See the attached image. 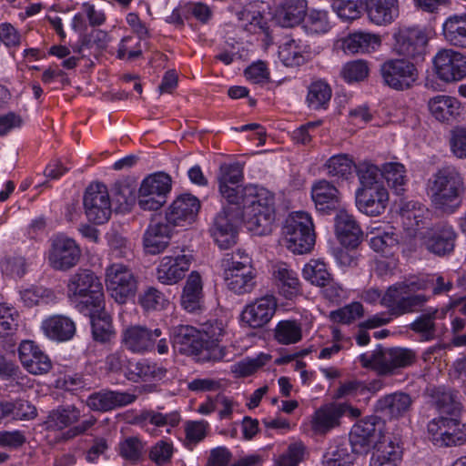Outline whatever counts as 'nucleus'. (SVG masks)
Here are the masks:
<instances>
[{
  "label": "nucleus",
  "mask_w": 466,
  "mask_h": 466,
  "mask_svg": "<svg viewBox=\"0 0 466 466\" xmlns=\"http://www.w3.org/2000/svg\"><path fill=\"white\" fill-rule=\"evenodd\" d=\"M275 220V196L264 187L248 185L243 187L239 204H231L218 213L211 234L220 248L237 242V224L242 221L248 231L258 236L268 235Z\"/></svg>",
  "instance_id": "f257e3e1"
},
{
  "label": "nucleus",
  "mask_w": 466,
  "mask_h": 466,
  "mask_svg": "<svg viewBox=\"0 0 466 466\" xmlns=\"http://www.w3.org/2000/svg\"><path fill=\"white\" fill-rule=\"evenodd\" d=\"M428 187L433 207L449 214L461 206L466 190L463 177L453 167L438 169L429 179Z\"/></svg>",
  "instance_id": "f03ea898"
},
{
  "label": "nucleus",
  "mask_w": 466,
  "mask_h": 466,
  "mask_svg": "<svg viewBox=\"0 0 466 466\" xmlns=\"http://www.w3.org/2000/svg\"><path fill=\"white\" fill-rule=\"evenodd\" d=\"M417 359L416 352L408 348H384L379 345L370 354L359 357L362 368L374 371L380 377L396 375L400 370L411 366Z\"/></svg>",
  "instance_id": "7ed1b4c3"
},
{
  "label": "nucleus",
  "mask_w": 466,
  "mask_h": 466,
  "mask_svg": "<svg viewBox=\"0 0 466 466\" xmlns=\"http://www.w3.org/2000/svg\"><path fill=\"white\" fill-rule=\"evenodd\" d=\"M66 289L67 298L80 313L89 312L90 309H101L105 302L102 282L89 269H78L71 275Z\"/></svg>",
  "instance_id": "20e7f679"
},
{
  "label": "nucleus",
  "mask_w": 466,
  "mask_h": 466,
  "mask_svg": "<svg viewBox=\"0 0 466 466\" xmlns=\"http://www.w3.org/2000/svg\"><path fill=\"white\" fill-rule=\"evenodd\" d=\"M283 239L293 253L309 252L315 244V233L310 216L303 211L288 216L282 228Z\"/></svg>",
  "instance_id": "39448f33"
},
{
  "label": "nucleus",
  "mask_w": 466,
  "mask_h": 466,
  "mask_svg": "<svg viewBox=\"0 0 466 466\" xmlns=\"http://www.w3.org/2000/svg\"><path fill=\"white\" fill-rule=\"evenodd\" d=\"M420 289L414 282L392 285L382 296L381 304L389 309L390 315L395 317L419 311L429 300L428 296L414 293Z\"/></svg>",
  "instance_id": "423d86ee"
},
{
  "label": "nucleus",
  "mask_w": 466,
  "mask_h": 466,
  "mask_svg": "<svg viewBox=\"0 0 466 466\" xmlns=\"http://www.w3.org/2000/svg\"><path fill=\"white\" fill-rule=\"evenodd\" d=\"M171 177L163 172L147 176L138 189L137 204L143 210L156 211L167 202Z\"/></svg>",
  "instance_id": "0eeeda50"
},
{
  "label": "nucleus",
  "mask_w": 466,
  "mask_h": 466,
  "mask_svg": "<svg viewBox=\"0 0 466 466\" xmlns=\"http://www.w3.org/2000/svg\"><path fill=\"white\" fill-rule=\"evenodd\" d=\"M383 83L395 90L410 88L418 80L419 72L414 63L405 58L385 61L380 69Z\"/></svg>",
  "instance_id": "6e6552de"
},
{
  "label": "nucleus",
  "mask_w": 466,
  "mask_h": 466,
  "mask_svg": "<svg viewBox=\"0 0 466 466\" xmlns=\"http://www.w3.org/2000/svg\"><path fill=\"white\" fill-rule=\"evenodd\" d=\"M432 441L440 446H460L466 442V425L457 417L441 416L428 423Z\"/></svg>",
  "instance_id": "1a4fd4ad"
},
{
  "label": "nucleus",
  "mask_w": 466,
  "mask_h": 466,
  "mask_svg": "<svg viewBox=\"0 0 466 466\" xmlns=\"http://www.w3.org/2000/svg\"><path fill=\"white\" fill-rule=\"evenodd\" d=\"M83 204L89 221L104 224L111 217V200L107 187L102 183L91 184L86 189Z\"/></svg>",
  "instance_id": "9d476101"
},
{
  "label": "nucleus",
  "mask_w": 466,
  "mask_h": 466,
  "mask_svg": "<svg viewBox=\"0 0 466 466\" xmlns=\"http://www.w3.org/2000/svg\"><path fill=\"white\" fill-rule=\"evenodd\" d=\"M396 52L416 62L423 61L427 53L428 36L419 27H402L394 35Z\"/></svg>",
  "instance_id": "9b49d317"
},
{
  "label": "nucleus",
  "mask_w": 466,
  "mask_h": 466,
  "mask_svg": "<svg viewBox=\"0 0 466 466\" xmlns=\"http://www.w3.org/2000/svg\"><path fill=\"white\" fill-rule=\"evenodd\" d=\"M106 284L118 303H125L128 298L133 297L137 288L133 272L123 264H113L106 268Z\"/></svg>",
  "instance_id": "f8f14e48"
},
{
  "label": "nucleus",
  "mask_w": 466,
  "mask_h": 466,
  "mask_svg": "<svg viewBox=\"0 0 466 466\" xmlns=\"http://www.w3.org/2000/svg\"><path fill=\"white\" fill-rule=\"evenodd\" d=\"M193 257L186 254L185 250L176 248L172 255L165 256L157 268V279L165 285L178 282L189 269Z\"/></svg>",
  "instance_id": "ddd939ff"
},
{
  "label": "nucleus",
  "mask_w": 466,
  "mask_h": 466,
  "mask_svg": "<svg viewBox=\"0 0 466 466\" xmlns=\"http://www.w3.org/2000/svg\"><path fill=\"white\" fill-rule=\"evenodd\" d=\"M436 74L445 82L462 79L466 76V56L453 49H442L433 59Z\"/></svg>",
  "instance_id": "4468645a"
},
{
  "label": "nucleus",
  "mask_w": 466,
  "mask_h": 466,
  "mask_svg": "<svg viewBox=\"0 0 466 466\" xmlns=\"http://www.w3.org/2000/svg\"><path fill=\"white\" fill-rule=\"evenodd\" d=\"M378 424L380 422L376 417H369L354 424L349 439L352 451L360 454H367L370 451L381 434Z\"/></svg>",
  "instance_id": "2eb2a0df"
},
{
  "label": "nucleus",
  "mask_w": 466,
  "mask_h": 466,
  "mask_svg": "<svg viewBox=\"0 0 466 466\" xmlns=\"http://www.w3.org/2000/svg\"><path fill=\"white\" fill-rule=\"evenodd\" d=\"M457 234L448 224H439L422 235V244L428 251L445 256L453 251Z\"/></svg>",
  "instance_id": "dca6fc26"
},
{
  "label": "nucleus",
  "mask_w": 466,
  "mask_h": 466,
  "mask_svg": "<svg viewBox=\"0 0 466 466\" xmlns=\"http://www.w3.org/2000/svg\"><path fill=\"white\" fill-rule=\"evenodd\" d=\"M161 335L162 330L158 328L152 329L146 326L134 325L123 331L121 342L134 353H144L154 349L157 339Z\"/></svg>",
  "instance_id": "f3484780"
},
{
  "label": "nucleus",
  "mask_w": 466,
  "mask_h": 466,
  "mask_svg": "<svg viewBox=\"0 0 466 466\" xmlns=\"http://www.w3.org/2000/svg\"><path fill=\"white\" fill-rule=\"evenodd\" d=\"M200 208V201L191 194L178 196L166 214V220L173 227H184L193 223Z\"/></svg>",
  "instance_id": "a211bd4d"
},
{
  "label": "nucleus",
  "mask_w": 466,
  "mask_h": 466,
  "mask_svg": "<svg viewBox=\"0 0 466 466\" xmlns=\"http://www.w3.org/2000/svg\"><path fill=\"white\" fill-rule=\"evenodd\" d=\"M80 256L81 250L76 241L62 237L53 241L48 259L53 268L67 270L77 264Z\"/></svg>",
  "instance_id": "6ab92c4d"
},
{
  "label": "nucleus",
  "mask_w": 466,
  "mask_h": 466,
  "mask_svg": "<svg viewBox=\"0 0 466 466\" xmlns=\"http://www.w3.org/2000/svg\"><path fill=\"white\" fill-rule=\"evenodd\" d=\"M19 360L31 374H46L52 369L49 357L32 340H24L18 348Z\"/></svg>",
  "instance_id": "aec40b11"
},
{
  "label": "nucleus",
  "mask_w": 466,
  "mask_h": 466,
  "mask_svg": "<svg viewBox=\"0 0 466 466\" xmlns=\"http://www.w3.org/2000/svg\"><path fill=\"white\" fill-rule=\"evenodd\" d=\"M389 202V192L385 187L358 188L356 206L358 209L371 217L382 214Z\"/></svg>",
  "instance_id": "412c9836"
},
{
  "label": "nucleus",
  "mask_w": 466,
  "mask_h": 466,
  "mask_svg": "<svg viewBox=\"0 0 466 466\" xmlns=\"http://www.w3.org/2000/svg\"><path fill=\"white\" fill-rule=\"evenodd\" d=\"M277 309L274 296L267 295L246 306L241 319L253 329L262 328L273 318Z\"/></svg>",
  "instance_id": "4be33fe9"
},
{
  "label": "nucleus",
  "mask_w": 466,
  "mask_h": 466,
  "mask_svg": "<svg viewBox=\"0 0 466 466\" xmlns=\"http://www.w3.org/2000/svg\"><path fill=\"white\" fill-rule=\"evenodd\" d=\"M218 177L219 192L227 200L228 206L239 204V198L243 195V187L238 184L243 178L242 168L238 164L221 165Z\"/></svg>",
  "instance_id": "5701e85b"
},
{
  "label": "nucleus",
  "mask_w": 466,
  "mask_h": 466,
  "mask_svg": "<svg viewBox=\"0 0 466 466\" xmlns=\"http://www.w3.org/2000/svg\"><path fill=\"white\" fill-rule=\"evenodd\" d=\"M413 399L403 391H396L380 397L375 403L374 409L378 413L390 420L405 417L411 410Z\"/></svg>",
  "instance_id": "b1692460"
},
{
  "label": "nucleus",
  "mask_w": 466,
  "mask_h": 466,
  "mask_svg": "<svg viewBox=\"0 0 466 466\" xmlns=\"http://www.w3.org/2000/svg\"><path fill=\"white\" fill-rule=\"evenodd\" d=\"M173 227L166 218L151 220L143 236V247L146 253L157 255L163 252L170 243Z\"/></svg>",
  "instance_id": "393cba45"
},
{
  "label": "nucleus",
  "mask_w": 466,
  "mask_h": 466,
  "mask_svg": "<svg viewBox=\"0 0 466 466\" xmlns=\"http://www.w3.org/2000/svg\"><path fill=\"white\" fill-rule=\"evenodd\" d=\"M306 14V0H281L275 7L272 20L283 28H292L304 21Z\"/></svg>",
  "instance_id": "a878e982"
},
{
  "label": "nucleus",
  "mask_w": 466,
  "mask_h": 466,
  "mask_svg": "<svg viewBox=\"0 0 466 466\" xmlns=\"http://www.w3.org/2000/svg\"><path fill=\"white\" fill-rule=\"evenodd\" d=\"M135 394L116 390H102L94 392L86 399V405L96 411H109L133 403Z\"/></svg>",
  "instance_id": "bb28decb"
},
{
  "label": "nucleus",
  "mask_w": 466,
  "mask_h": 466,
  "mask_svg": "<svg viewBox=\"0 0 466 466\" xmlns=\"http://www.w3.org/2000/svg\"><path fill=\"white\" fill-rule=\"evenodd\" d=\"M311 198L317 210L329 213L339 208L341 195L333 184L321 179L312 185Z\"/></svg>",
  "instance_id": "cd10ccee"
},
{
  "label": "nucleus",
  "mask_w": 466,
  "mask_h": 466,
  "mask_svg": "<svg viewBox=\"0 0 466 466\" xmlns=\"http://www.w3.org/2000/svg\"><path fill=\"white\" fill-rule=\"evenodd\" d=\"M373 449L370 466H397L401 461L402 450L390 437L382 436Z\"/></svg>",
  "instance_id": "c85d7f7f"
},
{
  "label": "nucleus",
  "mask_w": 466,
  "mask_h": 466,
  "mask_svg": "<svg viewBox=\"0 0 466 466\" xmlns=\"http://www.w3.org/2000/svg\"><path fill=\"white\" fill-rule=\"evenodd\" d=\"M335 232L339 242L347 248H356L362 231L352 215L339 210L335 218Z\"/></svg>",
  "instance_id": "c756f323"
},
{
  "label": "nucleus",
  "mask_w": 466,
  "mask_h": 466,
  "mask_svg": "<svg viewBox=\"0 0 466 466\" xmlns=\"http://www.w3.org/2000/svg\"><path fill=\"white\" fill-rule=\"evenodd\" d=\"M347 408L346 403H329L322 406L315 412L312 429L315 432L324 434L337 427Z\"/></svg>",
  "instance_id": "7c9ffc66"
},
{
  "label": "nucleus",
  "mask_w": 466,
  "mask_h": 466,
  "mask_svg": "<svg viewBox=\"0 0 466 466\" xmlns=\"http://www.w3.org/2000/svg\"><path fill=\"white\" fill-rule=\"evenodd\" d=\"M90 318L93 339L100 343L110 342L116 336L111 316L105 310V302L101 309H90L89 312H81Z\"/></svg>",
  "instance_id": "2f4dec72"
},
{
  "label": "nucleus",
  "mask_w": 466,
  "mask_h": 466,
  "mask_svg": "<svg viewBox=\"0 0 466 466\" xmlns=\"http://www.w3.org/2000/svg\"><path fill=\"white\" fill-rule=\"evenodd\" d=\"M41 329L48 339L56 341H67L76 334L75 322L65 315H54L46 319Z\"/></svg>",
  "instance_id": "473e14b6"
},
{
  "label": "nucleus",
  "mask_w": 466,
  "mask_h": 466,
  "mask_svg": "<svg viewBox=\"0 0 466 466\" xmlns=\"http://www.w3.org/2000/svg\"><path fill=\"white\" fill-rule=\"evenodd\" d=\"M369 19L377 25L391 24L400 14L398 0H367Z\"/></svg>",
  "instance_id": "72a5a7b5"
},
{
  "label": "nucleus",
  "mask_w": 466,
  "mask_h": 466,
  "mask_svg": "<svg viewBox=\"0 0 466 466\" xmlns=\"http://www.w3.org/2000/svg\"><path fill=\"white\" fill-rule=\"evenodd\" d=\"M440 309L430 307L418 315L409 325V329L420 336V341H431L437 338L438 326L436 320L439 319Z\"/></svg>",
  "instance_id": "f704fd0d"
},
{
  "label": "nucleus",
  "mask_w": 466,
  "mask_h": 466,
  "mask_svg": "<svg viewBox=\"0 0 466 466\" xmlns=\"http://www.w3.org/2000/svg\"><path fill=\"white\" fill-rule=\"evenodd\" d=\"M202 334L194 327L181 325L174 329V344L185 354H198L203 348Z\"/></svg>",
  "instance_id": "c9c22d12"
},
{
  "label": "nucleus",
  "mask_w": 466,
  "mask_h": 466,
  "mask_svg": "<svg viewBox=\"0 0 466 466\" xmlns=\"http://www.w3.org/2000/svg\"><path fill=\"white\" fill-rule=\"evenodd\" d=\"M381 40L379 35L355 32L349 35L342 44L345 53L350 55L365 54L374 51L380 46Z\"/></svg>",
  "instance_id": "e433bc0d"
},
{
  "label": "nucleus",
  "mask_w": 466,
  "mask_h": 466,
  "mask_svg": "<svg viewBox=\"0 0 466 466\" xmlns=\"http://www.w3.org/2000/svg\"><path fill=\"white\" fill-rule=\"evenodd\" d=\"M203 299L202 279L198 272L192 271L185 284L181 295V306L188 312H195L201 308Z\"/></svg>",
  "instance_id": "4c0bfd02"
},
{
  "label": "nucleus",
  "mask_w": 466,
  "mask_h": 466,
  "mask_svg": "<svg viewBox=\"0 0 466 466\" xmlns=\"http://www.w3.org/2000/svg\"><path fill=\"white\" fill-rule=\"evenodd\" d=\"M430 211L421 203L416 201L406 202L400 208V218L407 230L416 232L426 226Z\"/></svg>",
  "instance_id": "58836bf2"
},
{
  "label": "nucleus",
  "mask_w": 466,
  "mask_h": 466,
  "mask_svg": "<svg viewBox=\"0 0 466 466\" xmlns=\"http://www.w3.org/2000/svg\"><path fill=\"white\" fill-rule=\"evenodd\" d=\"M431 115L441 122H450L461 112L460 102L453 96H436L428 102Z\"/></svg>",
  "instance_id": "ea45409f"
},
{
  "label": "nucleus",
  "mask_w": 466,
  "mask_h": 466,
  "mask_svg": "<svg viewBox=\"0 0 466 466\" xmlns=\"http://www.w3.org/2000/svg\"><path fill=\"white\" fill-rule=\"evenodd\" d=\"M273 279L280 292L286 298H291L300 291V281L297 273L285 263H279L273 267Z\"/></svg>",
  "instance_id": "a19ab883"
},
{
  "label": "nucleus",
  "mask_w": 466,
  "mask_h": 466,
  "mask_svg": "<svg viewBox=\"0 0 466 466\" xmlns=\"http://www.w3.org/2000/svg\"><path fill=\"white\" fill-rule=\"evenodd\" d=\"M442 35L451 46L466 48V14L449 16L442 25Z\"/></svg>",
  "instance_id": "79ce46f5"
},
{
  "label": "nucleus",
  "mask_w": 466,
  "mask_h": 466,
  "mask_svg": "<svg viewBox=\"0 0 466 466\" xmlns=\"http://www.w3.org/2000/svg\"><path fill=\"white\" fill-rule=\"evenodd\" d=\"M332 96V89L327 81L315 79L308 86L306 103L312 110H326Z\"/></svg>",
  "instance_id": "37998d69"
},
{
  "label": "nucleus",
  "mask_w": 466,
  "mask_h": 466,
  "mask_svg": "<svg viewBox=\"0 0 466 466\" xmlns=\"http://www.w3.org/2000/svg\"><path fill=\"white\" fill-rule=\"evenodd\" d=\"M224 280L227 287L237 294H246L253 290L255 287V274L250 270L224 271Z\"/></svg>",
  "instance_id": "c03bdc74"
},
{
  "label": "nucleus",
  "mask_w": 466,
  "mask_h": 466,
  "mask_svg": "<svg viewBox=\"0 0 466 466\" xmlns=\"http://www.w3.org/2000/svg\"><path fill=\"white\" fill-rule=\"evenodd\" d=\"M432 398L434 404L442 414L458 417L461 411V403L458 391L450 389L438 388L434 390Z\"/></svg>",
  "instance_id": "a18cd8bd"
},
{
  "label": "nucleus",
  "mask_w": 466,
  "mask_h": 466,
  "mask_svg": "<svg viewBox=\"0 0 466 466\" xmlns=\"http://www.w3.org/2000/svg\"><path fill=\"white\" fill-rule=\"evenodd\" d=\"M380 174L387 181L389 187L397 194L402 195L408 181L407 170L400 162H387L380 167Z\"/></svg>",
  "instance_id": "49530a36"
},
{
  "label": "nucleus",
  "mask_w": 466,
  "mask_h": 466,
  "mask_svg": "<svg viewBox=\"0 0 466 466\" xmlns=\"http://www.w3.org/2000/svg\"><path fill=\"white\" fill-rule=\"evenodd\" d=\"M358 454L351 449L350 441L331 445L324 455V466H350Z\"/></svg>",
  "instance_id": "de8ad7c7"
},
{
  "label": "nucleus",
  "mask_w": 466,
  "mask_h": 466,
  "mask_svg": "<svg viewBox=\"0 0 466 466\" xmlns=\"http://www.w3.org/2000/svg\"><path fill=\"white\" fill-rule=\"evenodd\" d=\"M167 370L157 366L156 363H149L146 360L132 363L131 367L126 371V378L129 380L137 381L161 380L166 376Z\"/></svg>",
  "instance_id": "09e8293b"
},
{
  "label": "nucleus",
  "mask_w": 466,
  "mask_h": 466,
  "mask_svg": "<svg viewBox=\"0 0 466 466\" xmlns=\"http://www.w3.org/2000/svg\"><path fill=\"white\" fill-rule=\"evenodd\" d=\"M274 338L283 345L295 344L302 339L301 324L294 319L281 320L274 329Z\"/></svg>",
  "instance_id": "8fccbe9b"
},
{
  "label": "nucleus",
  "mask_w": 466,
  "mask_h": 466,
  "mask_svg": "<svg viewBox=\"0 0 466 466\" xmlns=\"http://www.w3.org/2000/svg\"><path fill=\"white\" fill-rule=\"evenodd\" d=\"M279 57L286 66H299L306 62L303 46L294 39H289L279 47Z\"/></svg>",
  "instance_id": "3c124183"
},
{
  "label": "nucleus",
  "mask_w": 466,
  "mask_h": 466,
  "mask_svg": "<svg viewBox=\"0 0 466 466\" xmlns=\"http://www.w3.org/2000/svg\"><path fill=\"white\" fill-rule=\"evenodd\" d=\"M370 245L374 251L388 257L398 249L399 236L392 228L387 231H378L370 238Z\"/></svg>",
  "instance_id": "603ef678"
},
{
  "label": "nucleus",
  "mask_w": 466,
  "mask_h": 466,
  "mask_svg": "<svg viewBox=\"0 0 466 466\" xmlns=\"http://www.w3.org/2000/svg\"><path fill=\"white\" fill-rule=\"evenodd\" d=\"M302 276L311 285L319 288L330 280V276L332 275L329 272L327 265L323 261L311 259L304 266Z\"/></svg>",
  "instance_id": "864d4df0"
},
{
  "label": "nucleus",
  "mask_w": 466,
  "mask_h": 466,
  "mask_svg": "<svg viewBox=\"0 0 466 466\" xmlns=\"http://www.w3.org/2000/svg\"><path fill=\"white\" fill-rule=\"evenodd\" d=\"M80 417V410L74 406L59 407L50 412L48 423L50 427L62 430L77 422Z\"/></svg>",
  "instance_id": "5fc2aeb1"
},
{
  "label": "nucleus",
  "mask_w": 466,
  "mask_h": 466,
  "mask_svg": "<svg viewBox=\"0 0 466 466\" xmlns=\"http://www.w3.org/2000/svg\"><path fill=\"white\" fill-rule=\"evenodd\" d=\"M239 19L242 27L251 34L266 33L268 28L267 20L254 6L245 7L239 13Z\"/></svg>",
  "instance_id": "6e6d98bb"
},
{
  "label": "nucleus",
  "mask_w": 466,
  "mask_h": 466,
  "mask_svg": "<svg viewBox=\"0 0 466 466\" xmlns=\"http://www.w3.org/2000/svg\"><path fill=\"white\" fill-rule=\"evenodd\" d=\"M360 187L359 188L384 187L378 181L380 168L369 160L359 161L354 165Z\"/></svg>",
  "instance_id": "4d7b16f0"
},
{
  "label": "nucleus",
  "mask_w": 466,
  "mask_h": 466,
  "mask_svg": "<svg viewBox=\"0 0 466 466\" xmlns=\"http://www.w3.org/2000/svg\"><path fill=\"white\" fill-rule=\"evenodd\" d=\"M270 359V355L264 353L258 355L256 358L244 359L232 366V372L238 378L250 376L266 365Z\"/></svg>",
  "instance_id": "13d9d810"
},
{
  "label": "nucleus",
  "mask_w": 466,
  "mask_h": 466,
  "mask_svg": "<svg viewBox=\"0 0 466 466\" xmlns=\"http://www.w3.org/2000/svg\"><path fill=\"white\" fill-rule=\"evenodd\" d=\"M352 159L346 154L335 155L328 159L325 167L328 174L333 177H347L354 167Z\"/></svg>",
  "instance_id": "bf43d9fd"
},
{
  "label": "nucleus",
  "mask_w": 466,
  "mask_h": 466,
  "mask_svg": "<svg viewBox=\"0 0 466 466\" xmlns=\"http://www.w3.org/2000/svg\"><path fill=\"white\" fill-rule=\"evenodd\" d=\"M224 271L230 270H250L252 268V259L243 249H237L232 253L225 255L222 260Z\"/></svg>",
  "instance_id": "052dcab7"
},
{
  "label": "nucleus",
  "mask_w": 466,
  "mask_h": 466,
  "mask_svg": "<svg viewBox=\"0 0 466 466\" xmlns=\"http://www.w3.org/2000/svg\"><path fill=\"white\" fill-rule=\"evenodd\" d=\"M329 27L325 11L312 10L304 19V28L309 34H324L329 30Z\"/></svg>",
  "instance_id": "680f3d73"
},
{
  "label": "nucleus",
  "mask_w": 466,
  "mask_h": 466,
  "mask_svg": "<svg viewBox=\"0 0 466 466\" xmlns=\"http://www.w3.org/2000/svg\"><path fill=\"white\" fill-rule=\"evenodd\" d=\"M364 309L361 303L352 302L341 309L330 312V319L334 322L350 324L356 319L362 317Z\"/></svg>",
  "instance_id": "e2e57ef3"
},
{
  "label": "nucleus",
  "mask_w": 466,
  "mask_h": 466,
  "mask_svg": "<svg viewBox=\"0 0 466 466\" xmlns=\"http://www.w3.org/2000/svg\"><path fill=\"white\" fill-rule=\"evenodd\" d=\"M132 362L128 360L123 350H117L109 353L105 359V369L106 371L116 374L123 373L131 367Z\"/></svg>",
  "instance_id": "0e129e2a"
},
{
  "label": "nucleus",
  "mask_w": 466,
  "mask_h": 466,
  "mask_svg": "<svg viewBox=\"0 0 466 466\" xmlns=\"http://www.w3.org/2000/svg\"><path fill=\"white\" fill-rule=\"evenodd\" d=\"M332 9L345 21H352L361 15L360 0H335Z\"/></svg>",
  "instance_id": "69168bd1"
},
{
  "label": "nucleus",
  "mask_w": 466,
  "mask_h": 466,
  "mask_svg": "<svg viewBox=\"0 0 466 466\" xmlns=\"http://www.w3.org/2000/svg\"><path fill=\"white\" fill-rule=\"evenodd\" d=\"M368 75L369 66L367 62L363 60L349 62L343 66L341 70V76L349 83L361 81L365 79Z\"/></svg>",
  "instance_id": "338daca9"
},
{
  "label": "nucleus",
  "mask_w": 466,
  "mask_h": 466,
  "mask_svg": "<svg viewBox=\"0 0 466 466\" xmlns=\"http://www.w3.org/2000/svg\"><path fill=\"white\" fill-rule=\"evenodd\" d=\"M19 295L24 306L32 308L39 305L45 299L53 297V292L42 287H31L20 290Z\"/></svg>",
  "instance_id": "774afa93"
}]
</instances>
